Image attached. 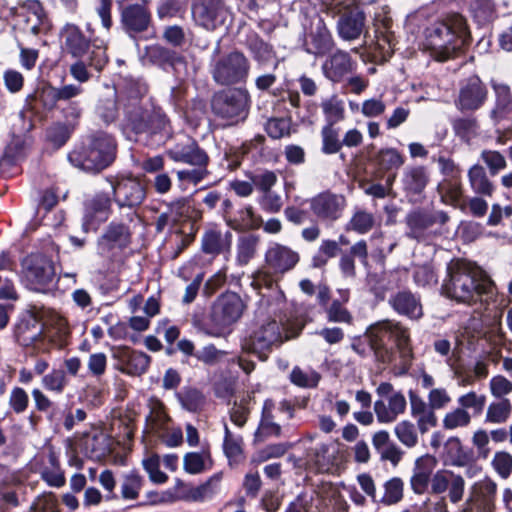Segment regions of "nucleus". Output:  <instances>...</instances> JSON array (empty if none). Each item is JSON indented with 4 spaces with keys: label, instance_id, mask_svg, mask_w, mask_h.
<instances>
[{
    "label": "nucleus",
    "instance_id": "1",
    "mask_svg": "<svg viewBox=\"0 0 512 512\" xmlns=\"http://www.w3.org/2000/svg\"><path fill=\"white\" fill-rule=\"evenodd\" d=\"M448 278L443 293L457 302L471 303L481 295H492L494 283L477 265L465 260H453L447 267Z\"/></svg>",
    "mask_w": 512,
    "mask_h": 512
},
{
    "label": "nucleus",
    "instance_id": "2",
    "mask_svg": "<svg viewBox=\"0 0 512 512\" xmlns=\"http://www.w3.org/2000/svg\"><path fill=\"white\" fill-rule=\"evenodd\" d=\"M427 47L435 60L446 61L453 58L470 40V30L466 18L452 12L431 24L425 32Z\"/></svg>",
    "mask_w": 512,
    "mask_h": 512
},
{
    "label": "nucleus",
    "instance_id": "3",
    "mask_svg": "<svg viewBox=\"0 0 512 512\" xmlns=\"http://www.w3.org/2000/svg\"><path fill=\"white\" fill-rule=\"evenodd\" d=\"M125 136L132 141L138 137H158L164 141L171 137L172 128L170 120L160 107L146 100L143 104H124V123L122 126Z\"/></svg>",
    "mask_w": 512,
    "mask_h": 512
},
{
    "label": "nucleus",
    "instance_id": "4",
    "mask_svg": "<svg viewBox=\"0 0 512 512\" xmlns=\"http://www.w3.org/2000/svg\"><path fill=\"white\" fill-rule=\"evenodd\" d=\"M366 337L376 359L382 363L391 361L392 353L387 348L386 342L393 339L401 355L403 366L405 370L408 369L413 358L410 335L400 323L389 320L378 322L367 329Z\"/></svg>",
    "mask_w": 512,
    "mask_h": 512
},
{
    "label": "nucleus",
    "instance_id": "5",
    "mask_svg": "<svg viewBox=\"0 0 512 512\" xmlns=\"http://www.w3.org/2000/svg\"><path fill=\"white\" fill-rule=\"evenodd\" d=\"M117 144L114 137L97 131L88 138V143L68 154L69 162L86 172H99L111 165L116 158Z\"/></svg>",
    "mask_w": 512,
    "mask_h": 512
},
{
    "label": "nucleus",
    "instance_id": "6",
    "mask_svg": "<svg viewBox=\"0 0 512 512\" xmlns=\"http://www.w3.org/2000/svg\"><path fill=\"white\" fill-rule=\"evenodd\" d=\"M264 261L265 267L255 271L250 281V286L258 292L262 288L273 289L276 277L293 270L300 261V255L292 248L274 242L268 246Z\"/></svg>",
    "mask_w": 512,
    "mask_h": 512
},
{
    "label": "nucleus",
    "instance_id": "7",
    "mask_svg": "<svg viewBox=\"0 0 512 512\" xmlns=\"http://www.w3.org/2000/svg\"><path fill=\"white\" fill-rule=\"evenodd\" d=\"M87 30L89 36H86L76 24L66 23L59 33L62 49L72 57L82 58L92 47L89 65L99 72L108 62L107 46L104 40L93 37L89 25Z\"/></svg>",
    "mask_w": 512,
    "mask_h": 512
},
{
    "label": "nucleus",
    "instance_id": "8",
    "mask_svg": "<svg viewBox=\"0 0 512 512\" xmlns=\"http://www.w3.org/2000/svg\"><path fill=\"white\" fill-rule=\"evenodd\" d=\"M250 94L244 88H230L217 92L211 101L212 112L228 125L244 121L249 113Z\"/></svg>",
    "mask_w": 512,
    "mask_h": 512
},
{
    "label": "nucleus",
    "instance_id": "9",
    "mask_svg": "<svg viewBox=\"0 0 512 512\" xmlns=\"http://www.w3.org/2000/svg\"><path fill=\"white\" fill-rule=\"evenodd\" d=\"M250 71L248 58L239 51H232L214 59L210 66L213 80L221 86L246 82Z\"/></svg>",
    "mask_w": 512,
    "mask_h": 512
},
{
    "label": "nucleus",
    "instance_id": "10",
    "mask_svg": "<svg viewBox=\"0 0 512 512\" xmlns=\"http://www.w3.org/2000/svg\"><path fill=\"white\" fill-rule=\"evenodd\" d=\"M246 308L242 298L235 292H225L214 302L211 311L212 329L206 330L211 337H221L223 330L236 323Z\"/></svg>",
    "mask_w": 512,
    "mask_h": 512
},
{
    "label": "nucleus",
    "instance_id": "11",
    "mask_svg": "<svg viewBox=\"0 0 512 512\" xmlns=\"http://www.w3.org/2000/svg\"><path fill=\"white\" fill-rule=\"evenodd\" d=\"M23 283L31 290L43 291L54 280L53 262L42 254H31L21 263Z\"/></svg>",
    "mask_w": 512,
    "mask_h": 512
},
{
    "label": "nucleus",
    "instance_id": "12",
    "mask_svg": "<svg viewBox=\"0 0 512 512\" xmlns=\"http://www.w3.org/2000/svg\"><path fill=\"white\" fill-rule=\"evenodd\" d=\"M111 357L114 368L128 376H141L147 372L151 358L142 351L134 350L128 346H113Z\"/></svg>",
    "mask_w": 512,
    "mask_h": 512
},
{
    "label": "nucleus",
    "instance_id": "13",
    "mask_svg": "<svg viewBox=\"0 0 512 512\" xmlns=\"http://www.w3.org/2000/svg\"><path fill=\"white\" fill-rule=\"evenodd\" d=\"M428 492L433 495L448 493L451 503H459L465 493V480L462 475L449 469L435 471L429 484Z\"/></svg>",
    "mask_w": 512,
    "mask_h": 512
},
{
    "label": "nucleus",
    "instance_id": "14",
    "mask_svg": "<svg viewBox=\"0 0 512 512\" xmlns=\"http://www.w3.org/2000/svg\"><path fill=\"white\" fill-rule=\"evenodd\" d=\"M192 16L199 26L214 30L224 24L229 10L222 0H197L192 6Z\"/></svg>",
    "mask_w": 512,
    "mask_h": 512
},
{
    "label": "nucleus",
    "instance_id": "15",
    "mask_svg": "<svg viewBox=\"0 0 512 512\" xmlns=\"http://www.w3.org/2000/svg\"><path fill=\"white\" fill-rule=\"evenodd\" d=\"M281 342L282 332L279 323L275 320H268L257 327L245 339L243 347L260 355L262 352L269 350L273 345Z\"/></svg>",
    "mask_w": 512,
    "mask_h": 512
},
{
    "label": "nucleus",
    "instance_id": "16",
    "mask_svg": "<svg viewBox=\"0 0 512 512\" xmlns=\"http://www.w3.org/2000/svg\"><path fill=\"white\" fill-rule=\"evenodd\" d=\"M114 201L119 208H135L145 199L143 184L136 178H121L111 183Z\"/></svg>",
    "mask_w": 512,
    "mask_h": 512
},
{
    "label": "nucleus",
    "instance_id": "17",
    "mask_svg": "<svg viewBox=\"0 0 512 512\" xmlns=\"http://www.w3.org/2000/svg\"><path fill=\"white\" fill-rule=\"evenodd\" d=\"M487 95L486 86L478 76L474 75L461 85L455 103L460 111H475L484 105Z\"/></svg>",
    "mask_w": 512,
    "mask_h": 512
},
{
    "label": "nucleus",
    "instance_id": "18",
    "mask_svg": "<svg viewBox=\"0 0 512 512\" xmlns=\"http://www.w3.org/2000/svg\"><path fill=\"white\" fill-rule=\"evenodd\" d=\"M345 206V197L331 192L320 193L310 204L313 214L323 221H335L340 218Z\"/></svg>",
    "mask_w": 512,
    "mask_h": 512
},
{
    "label": "nucleus",
    "instance_id": "19",
    "mask_svg": "<svg viewBox=\"0 0 512 512\" xmlns=\"http://www.w3.org/2000/svg\"><path fill=\"white\" fill-rule=\"evenodd\" d=\"M123 29L130 37L148 31L151 14L143 3L126 5L121 12Z\"/></svg>",
    "mask_w": 512,
    "mask_h": 512
},
{
    "label": "nucleus",
    "instance_id": "20",
    "mask_svg": "<svg viewBox=\"0 0 512 512\" xmlns=\"http://www.w3.org/2000/svg\"><path fill=\"white\" fill-rule=\"evenodd\" d=\"M437 464L436 457L430 454L416 458L410 477V487L415 494L423 495L428 492Z\"/></svg>",
    "mask_w": 512,
    "mask_h": 512
},
{
    "label": "nucleus",
    "instance_id": "21",
    "mask_svg": "<svg viewBox=\"0 0 512 512\" xmlns=\"http://www.w3.org/2000/svg\"><path fill=\"white\" fill-rule=\"evenodd\" d=\"M110 207L111 199L109 194L104 192L97 193L86 202L83 228L86 231L97 229L101 223L108 219Z\"/></svg>",
    "mask_w": 512,
    "mask_h": 512
},
{
    "label": "nucleus",
    "instance_id": "22",
    "mask_svg": "<svg viewBox=\"0 0 512 512\" xmlns=\"http://www.w3.org/2000/svg\"><path fill=\"white\" fill-rule=\"evenodd\" d=\"M340 13L337 22L339 36L348 41L359 38L365 27L366 16L364 11L359 6H354Z\"/></svg>",
    "mask_w": 512,
    "mask_h": 512
},
{
    "label": "nucleus",
    "instance_id": "23",
    "mask_svg": "<svg viewBox=\"0 0 512 512\" xmlns=\"http://www.w3.org/2000/svg\"><path fill=\"white\" fill-rule=\"evenodd\" d=\"M167 155L174 162H182L189 165H208L209 156L194 140L185 143H177L167 151Z\"/></svg>",
    "mask_w": 512,
    "mask_h": 512
},
{
    "label": "nucleus",
    "instance_id": "24",
    "mask_svg": "<svg viewBox=\"0 0 512 512\" xmlns=\"http://www.w3.org/2000/svg\"><path fill=\"white\" fill-rule=\"evenodd\" d=\"M354 62L349 53L337 50L331 54L322 65L325 77L333 82H339L346 74L352 72Z\"/></svg>",
    "mask_w": 512,
    "mask_h": 512
},
{
    "label": "nucleus",
    "instance_id": "25",
    "mask_svg": "<svg viewBox=\"0 0 512 512\" xmlns=\"http://www.w3.org/2000/svg\"><path fill=\"white\" fill-rule=\"evenodd\" d=\"M389 304L400 315L410 319H419L423 315L422 305L418 297L410 291H398L391 295Z\"/></svg>",
    "mask_w": 512,
    "mask_h": 512
},
{
    "label": "nucleus",
    "instance_id": "26",
    "mask_svg": "<svg viewBox=\"0 0 512 512\" xmlns=\"http://www.w3.org/2000/svg\"><path fill=\"white\" fill-rule=\"evenodd\" d=\"M226 224L236 231H248L258 229L263 222L253 207L247 205L235 210L233 214H226Z\"/></svg>",
    "mask_w": 512,
    "mask_h": 512
},
{
    "label": "nucleus",
    "instance_id": "27",
    "mask_svg": "<svg viewBox=\"0 0 512 512\" xmlns=\"http://www.w3.org/2000/svg\"><path fill=\"white\" fill-rule=\"evenodd\" d=\"M26 11L25 29L33 35L46 33L50 29L49 20L45 14L42 4L38 0H27L24 5Z\"/></svg>",
    "mask_w": 512,
    "mask_h": 512
},
{
    "label": "nucleus",
    "instance_id": "28",
    "mask_svg": "<svg viewBox=\"0 0 512 512\" xmlns=\"http://www.w3.org/2000/svg\"><path fill=\"white\" fill-rule=\"evenodd\" d=\"M231 243L232 234L230 232L222 233L220 230L210 229L202 236L201 248L205 254L217 256L230 251Z\"/></svg>",
    "mask_w": 512,
    "mask_h": 512
},
{
    "label": "nucleus",
    "instance_id": "29",
    "mask_svg": "<svg viewBox=\"0 0 512 512\" xmlns=\"http://www.w3.org/2000/svg\"><path fill=\"white\" fill-rule=\"evenodd\" d=\"M491 87L495 95V107L490 112V117L499 121L505 114L512 111V94L508 84L492 79Z\"/></svg>",
    "mask_w": 512,
    "mask_h": 512
},
{
    "label": "nucleus",
    "instance_id": "30",
    "mask_svg": "<svg viewBox=\"0 0 512 512\" xmlns=\"http://www.w3.org/2000/svg\"><path fill=\"white\" fill-rule=\"evenodd\" d=\"M429 182V173L424 166L407 167L402 176V186L407 194L419 195Z\"/></svg>",
    "mask_w": 512,
    "mask_h": 512
},
{
    "label": "nucleus",
    "instance_id": "31",
    "mask_svg": "<svg viewBox=\"0 0 512 512\" xmlns=\"http://www.w3.org/2000/svg\"><path fill=\"white\" fill-rule=\"evenodd\" d=\"M149 413L146 416V427L149 431L157 434L159 431L167 428L171 423L164 404L156 399L150 398L148 402Z\"/></svg>",
    "mask_w": 512,
    "mask_h": 512
},
{
    "label": "nucleus",
    "instance_id": "32",
    "mask_svg": "<svg viewBox=\"0 0 512 512\" xmlns=\"http://www.w3.org/2000/svg\"><path fill=\"white\" fill-rule=\"evenodd\" d=\"M445 450L450 464L454 467H465L473 462V452L464 447L457 437H451L445 444Z\"/></svg>",
    "mask_w": 512,
    "mask_h": 512
},
{
    "label": "nucleus",
    "instance_id": "33",
    "mask_svg": "<svg viewBox=\"0 0 512 512\" xmlns=\"http://www.w3.org/2000/svg\"><path fill=\"white\" fill-rule=\"evenodd\" d=\"M212 467V458L208 449L200 452H188L183 457V469L188 474H200Z\"/></svg>",
    "mask_w": 512,
    "mask_h": 512
},
{
    "label": "nucleus",
    "instance_id": "34",
    "mask_svg": "<svg viewBox=\"0 0 512 512\" xmlns=\"http://www.w3.org/2000/svg\"><path fill=\"white\" fill-rule=\"evenodd\" d=\"M470 187L474 193L491 196L494 192V185L488 179L485 169L475 164L468 171Z\"/></svg>",
    "mask_w": 512,
    "mask_h": 512
},
{
    "label": "nucleus",
    "instance_id": "35",
    "mask_svg": "<svg viewBox=\"0 0 512 512\" xmlns=\"http://www.w3.org/2000/svg\"><path fill=\"white\" fill-rule=\"evenodd\" d=\"M246 44L254 60L260 65H266L275 58L273 47L263 41L257 34L249 35Z\"/></svg>",
    "mask_w": 512,
    "mask_h": 512
},
{
    "label": "nucleus",
    "instance_id": "36",
    "mask_svg": "<svg viewBox=\"0 0 512 512\" xmlns=\"http://www.w3.org/2000/svg\"><path fill=\"white\" fill-rule=\"evenodd\" d=\"M320 106L327 122L326 126H333L344 119V102L337 95L323 99Z\"/></svg>",
    "mask_w": 512,
    "mask_h": 512
},
{
    "label": "nucleus",
    "instance_id": "37",
    "mask_svg": "<svg viewBox=\"0 0 512 512\" xmlns=\"http://www.w3.org/2000/svg\"><path fill=\"white\" fill-rule=\"evenodd\" d=\"M259 238L255 235L239 237L236 245V262L240 266L247 265L256 255Z\"/></svg>",
    "mask_w": 512,
    "mask_h": 512
},
{
    "label": "nucleus",
    "instance_id": "38",
    "mask_svg": "<svg viewBox=\"0 0 512 512\" xmlns=\"http://www.w3.org/2000/svg\"><path fill=\"white\" fill-rule=\"evenodd\" d=\"M274 403L272 400H265L262 408V416L256 434H261L265 437L281 435V426L274 422L273 416Z\"/></svg>",
    "mask_w": 512,
    "mask_h": 512
},
{
    "label": "nucleus",
    "instance_id": "39",
    "mask_svg": "<svg viewBox=\"0 0 512 512\" xmlns=\"http://www.w3.org/2000/svg\"><path fill=\"white\" fill-rule=\"evenodd\" d=\"M512 404L508 398L491 402L486 410L485 422L490 424H503L511 416Z\"/></svg>",
    "mask_w": 512,
    "mask_h": 512
},
{
    "label": "nucleus",
    "instance_id": "40",
    "mask_svg": "<svg viewBox=\"0 0 512 512\" xmlns=\"http://www.w3.org/2000/svg\"><path fill=\"white\" fill-rule=\"evenodd\" d=\"M409 231L407 235L414 239H422L427 228L433 225L432 216L425 212H413L407 216Z\"/></svg>",
    "mask_w": 512,
    "mask_h": 512
},
{
    "label": "nucleus",
    "instance_id": "41",
    "mask_svg": "<svg viewBox=\"0 0 512 512\" xmlns=\"http://www.w3.org/2000/svg\"><path fill=\"white\" fill-rule=\"evenodd\" d=\"M85 453L93 458H101L110 452L109 440L102 434L87 435L83 440Z\"/></svg>",
    "mask_w": 512,
    "mask_h": 512
},
{
    "label": "nucleus",
    "instance_id": "42",
    "mask_svg": "<svg viewBox=\"0 0 512 512\" xmlns=\"http://www.w3.org/2000/svg\"><path fill=\"white\" fill-rule=\"evenodd\" d=\"M310 38L311 42L306 43V51L310 54L323 55L332 48V37L325 28H318Z\"/></svg>",
    "mask_w": 512,
    "mask_h": 512
},
{
    "label": "nucleus",
    "instance_id": "43",
    "mask_svg": "<svg viewBox=\"0 0 512 512\" xmlns=\"http://www.w3.org/2000/svg\"><path fill=\"white\" fill-rule=\"evenodd\" d=\"M27 143L20 136L13 137L5 148L1 159L2 165H14L26 155Z\"/></svg>",
    "mask_w": 512,
    "mask_h": 512
},
{
    "label": "nucleus",
    "instance_id": "44",
    "mask_svg": "<svg viewBox=\"0 0 512 512\" xmlns=\"http://www.w3.org/2000/svg\"><path fill=\"white\" fill-rule=\"evenodd\" d=\"M147 93L146 84L139 79H125L122 88V94L126 99L125 104L137 103L143 104V96Z\"/></svg>",
    "mask_w": 512,
    "mask_h": 512
},
{
    "label": "nucleus",
    "instance_id": "45",
    "mask_svg": "<svg viewBox=\"0 0 512 512\" xmlns=\"http://www.w3.org/2000/svg\"><path fill=\"white\" fill-rule=\"evenodd\" d=\"M222 473L212 475L205 483L194 488L191 491V498L194 501H204L211 499L220 490Z\"/></svg>",
    "mask_w": 512,
    "mask_h": 512
},
{
    "label": "nucleus",
    "instance_id": "46",
    "mask_svg": "<svg viewBox=\"0 0 512 512\" xmlns=\"http://www.w3.org/2000/svg\"><path fill=\"white\" fill-rule=\"evenodd\" d=\"M376 162L382 170L398 169L404 164V157L395 148H385L378 151Z\"/></svg>",
    "mask_w": 512,
    "mask_h": 512
},
{
    "label": "nucleus",
    "instance_id": "47",
    "mask_svg": "<svg viewBox=\"0 0 512 512\" xmlns=\"http://www.w3.org/2000/svg\"><path fill=\"white\" fill-rule=\"evenodd\" d=\"M320 374L312 369L294 367L290 373V381L301 388H314L318 385Z\"/></svg>",
    "mask_w": 512,
    "mask_h": 512
},
{
    "label": "nucleus",
    "instance_id": "48",
    "mask_svg": "<svg viewBox=\"0 0 512 512\" xmlns=\"http://www.w3.org/2000/svg\"><path fill=\"white\" fill-rule=\"evenodd\" d=\"M472 416L469 411L457 407L445 414L443 418V427L446 430H455L465 428L471 423Z\"/></svg>",
    "mask_w": 512,
    "mask_h": 512
},
{
    "label": "nucleus",
    "instance_id": "49",
    "mask_svg": "<svg viewBox=\"0 0 512 512\" xmlns=\"http://www.w3.org/2000/svg\"><path fill=\"white\" fill-rule=\"evenodd\" d=\"M41 383L47 391L61 394L68 384L66 372L61 369H53L42 377Z\"/></svg>",
    "mask_w": 512,
    "mask_h": 512
},
{
    "label": "nucleus",
    "instance_id": "50",
    "mask_svg": "<svg viewBox=\"0 0 512 512\" xmlns=\"http://www.w3.org/2000/svg\"><path fill=\"white\" fill-rule=\"evenodd\" d=\"M397 439L407 448H413L418 444V435L414 424L408 420L397 423L394 427Z\"/></svg>",
    "mask_w": 512,
    "mask_h": 512
},
{
    "label": "nucleus",
    "instance_id": "51",
    "mask_svg": "<svg viewBox=\"0 0 512 512\" xmlns=\"http://www.w3.org/2000/svg\"><path fill=\"white\" fill-rule=\"evenodd\" d=\"M374 216L366 211H356L347 224V230H352L358 234H365L374 226Z\"/></svg>",
    "mask_w": 512,
    "mask_h": 512
},
{
    "label": "nucleus",
    "instance_id": "52",
    "mask_svg": "<svg viewBox=\"0 0 512 512\" xmlns=\"http://www.w3.org/2000/svg\"><path fill=\"white\" fill-rule=\"evenodd\" d=\"M227 356V351L217 349L213 344L206 345L195 353V358L208 366L221 363Z\"/></svg>",
    "mask_w": 512,
    "mask_h": 512
},
{
    "label": "nucleus",
    "instance_id": "53",
    "mask_svg": "<svg viewBox=\"0 0 512 512\" xmlns=\"http://www.w3.org/2000/svg\"><path fill=\"white\" fill-rule=\"evenodd\" d=\"M142 482L143 479L138 473L131 471L126 474L121 485L122 497L127 500L136 499L142 487Z\"/></svg>",
    "mask_w": 512,
    "mask_h": 512
},
{
    "label": "nucleus",
    "instance_id": "54",
    "mask_svg": "<svg viewBox=\"0 0 512 512\" xmlns=\"http://www.w3.org/2000/svg\"><path fill=\"white\" fill-rule=\"evenodd\" d=\"M458 407L468 411L473 410L474 414H480L486 404V396L477 394L475 391H469L457 398Z\"/></svg>",
    "mask_w": 512,
    "mask_h": 512
},
{
    "label": "nucleus",
    "instance_id": "55",
    "mask_svg": "<svg viewBox=\"0 0 512 512\" xmlns=\"http://www.w3.org/2000/svg\"><path fill=\"white\" fill-rule=\"evenodd\" d=\"M404 483L402 479L398 477L391 478L385 485V493L381 499V502L386 505H393L398 503L403 498Z\"/></svg>",
    "mask_w": 512,
    "mask_h": 512
},
{
    "label": "nucleus",
    "instance_id": "56",
    "mask_svg": "<svg viewBox=\"0 0 512 512\" xmlns=\"http://www.w3.org/2000/svg\"><path fill=\"white\" fill-rule=\"evenodd\" d=\"M321 134L323 153L335 154L342 148V141H340L338 132L333 128V126H324Z\"/></svg>",
    "mask_w": 512,
    "mask_h": 512
},
{
    "label": "nucleus",
    "instance_id": "57",
    "mask_svg": "<svg viewBox=\"0 0 512 512\" xmlns=\"http://www.w3.org/2000/svg\"><path fill=\"white\" fill-rule=\"evenodd\" d=\"M103 236L122 248L126 247L130 241L129 229L123 224L111 223Z\"/></svg>",
    "mask_w": 512,
    "mask_h": 512
},
{
    "label": "nucleus",
    "instance_id": "58",
    "mask_svg": "<svg viewBox=\"0 0 512 512\" xmlns=\"http://www.w3.org/2000/svg\"><path fill=\"white\" fill-rule=\"evenodd\" d=\"M492 467L502 478L507 479L512 474V455L506 451H498L492 459Z\"/></svg>",
    "mask_w": 512,
    "mask_h": 512
},
{
    "label": "nucleus",
    "instance_id": "59",
    "mask_svg": "<svg viewBox=\"0 0 512 512\" xmlns=\"http://www.w3.org/2000/svg\"><path fill=\"white\" fill-rule=\"evenodd\" d=\"M473 488L476 495L483 501L485 505H489L493 502L497 492V484L494 480L486 477L476 482Z\"/></svg>",
    "mask_w": 512,
    "mask_h": 512
},
{
    "label": "nucleus",
    "instance_id": "60",
    "mask_svg": "<svg viewBox=\"0 0 512 512\" xmlns=\"http://www.w3.org/2000/svg\"><path fill=\"white\" fill-rule=\"evenodd\" d=\"M177 396L183 408L191 412L199 410L204 403V396L197 389H187Z\"/></svg>",
    "mask_w": 512,
    "mask_h": 512
},
{
    "label": "nucleus",
    "instance_id": "61",
    "mask_svg": "<svg viewBox=\"0 0 512 512\" xmlns=\"http://www.w3.org/2000/svg\"><path fill=\"white\" fill-rule=\"evenodd\" d=\"M167 208V211L172 217V220L178 224L189 217L191 211V203L188 198L182 197L170 202Z\"/></svg>",
    "mask_w": 512,
    "mask_h": 512
},
{
    "label": "nucleus",
    "instance_id": "62",
    "mask_svg": "<svg viewBox=\"0 0 512 512\" xmlns=\"http://www.w3.org/2000/svg\"><path fill=\"white\" fill-rule=\"evenodd\" d=\"M452 126L456 135L462 139H469L476 135L479 128L477 120L473 117L455 119Z\"/></svg>",
    "mask_w": 512,
    "mask_h": 512
},
{
    "label": "nucleus",
    "instance_id": "63",
    "mask_svg": "<svg viewBox=\"0 0 512 512\" xmlns=\"http://www.w3.org/2000/svg\"><path fill=\"white\" fill-rule=\"evenodd\" d=\"M9 408L16 414L24 413L29 405L28 393L21 387H14L8 399Z\"/></svg>",
    "mask_w": 512,
    "mask_h": 512
},
{
    "label": "nucleus",
    "instance_id": "64",
    "mask_svg": "<svg viewBox=\"0 0 512 512\" xmlns=\"http://www.w3.org/2000/svg\"><path fill=\"white\" fill-rule=\"evenodd\" d=\"M291 121L288 118H272L266 124V132L273 139L290 135Z\"/></svg>",
    "mask_w": 512,
    "mask_h": 512
}]
</instances>
